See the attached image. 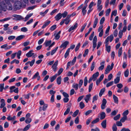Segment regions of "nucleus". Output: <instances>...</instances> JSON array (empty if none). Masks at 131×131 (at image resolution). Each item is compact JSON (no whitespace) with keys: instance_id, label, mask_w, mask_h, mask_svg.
I'll use <instances>...</instances> for the list:
<instances>
[{"instance_id":"nucleus-1","label":"nucleus","mask_w":131,"mask_h":131,"mask_svg":"<svg viewBox=\"0 0 131 131\" xmlns=\"http://www.w3.org/2000/svg\"><path fill=\"white\" fill-rule=\"evenodd\" d=\"M5 0H1L0 1V10L6 11L7 9V4Z\"/></svg>"},{"instance_id":"nucleus-2","label":"nucleus","mask_w":131,"mask_h":131,"mask_svg":"<svg viewBox=\"0 0 131 131\" xmlns=\"http://www.w3.org/2000/svg\"><path fill=\"white\" fill-rule=\"evenodd\" d=\"M5 2L7 4V5L8 6L7 9L9 10H11L12 9L13 7L12 4L10 3V1L13 3L14 2V0H5Z\"/></svg>"},{"instance_id":"nucleus-3","label":"nucleus","mask_w":131,"mask_h":131,"mask_svg":"<svg viewBox=\"0 0 131 131\" xmlns=\"http://www.w3.org/2000/svg\"><path fill=\"white\" fill-rule=\"evenodd\" d=\"M113 38L114 37L112 34L110 36H108L106 39L105 41V42H106V45H108L109 40L110 42H111L112 41Z\"/></svg>"},{"instance_id":"nucleus-4","label":"nucleus","mask_w":131,"mask_h":131,"mask_svg":"<svg viewBox=\"0 0 131 131\" xmlns=\"http://www.w3.org/2000/svg\"><path fill=\"white\" fill-rule=\"evenodd\" d=\"M14 5L15 8L17 9H20L21 7V4L19 1H16Z\"/></svg>"},{"instance_id":"nucleus-5","label":"nucleus","mask_w":131,"mask_h":131,"mask_svg":"<svg viewBox=\"0 0 131 131\" xmlns=\"http://www.w3.org/2000/svg\"><path fill=\"white\" fill-rule=\"evenodd\" d=\"M69 43V42L68 41H66L60 46L59 47L60 48H63L62 50H63L66 48L67 45Z\"/></svg>"},{"instance_id":"nucleus-6","label":"nucleus","mask_w":131,"mask_h":131,"mask_svg":"<svg viewBox=\"0 0 131 131\" xmlns=\"http://www.w3.org/2000/svg\"><path fill=\"white\" fill-rule=\"evenodd\" d=\"M58 60L56 61L52 66V68L54 72H56L57 70V66L58 64Z\"/></svg>"},{"instance_id":"nucleus-7","label":"nucleus","mask_w":131,"mask_h":131,"mask_svg":"<svg viewBox=\"0 0 131 131\" xmlns=\"http://www.w3.org/2000/svg\"><path fill=\"white\" fill-rule=\"evenodd\" d=\"M13 16L14 17L16 18L17 19L16 20H17L23 19H24V18H23L22 16L20 15L14 14L13 15Z\"/></svg>"},{"instance_id":"nucleus-8","label":"nucleus","mask_w":131,"mask_h":131,"mask_svg":"<svg viewBox=\"0 0 131 131\" xmlns=\"http://www.w3.org/2000/svg\"><path fill=\"white\" fill-rule=\"evenodd\" d=\"M33 51V50H31L30 51L26 54V56H27L28 58L31 57L34 54V53L32 52Z\"/></svg>"},{"instance_id":"nucleus-9","label":"nucleus","mask_w":131,"mask_h":131,"mask_svg":"<svg viewBox=\"0 0 131 131\" xmlns=\"http://www.w3.org/2000/svg\"><path fill=\"white\" fill-rule=\"evenodd\" d=\"M62 17L61 16V14L60 13H59L58 14L54 17L55 19L57 21H58L60 19H61Z\"/></svg>"},{"instance_id":"nucleus-10","label":"nucleus","mask_w":131,"mask_h":131,"mask_svg":"<svg viewBox=\"0 0 131 131\" xmlns=\"http://www.w3.org/2000/svg\"><path fill=\"white\" fill-rule=\"evenodd\" d=\"M78 25V24L77 23H75V25L74 26H71L68 30V31L69 32H70L72 30L75 29L77 27Z\"/></svg>"},{"instance_id":"nucleus-11","label":"nucleus","mask_w":131,"mask_h":131,"mask_svg":"<svg viewBox=\"0 0 131 131\" xmlns=\"http://www.w3.org/2000/svg\"><path fill=\"white\" fill-rule=\"evenodd\" d=\"M99 73L97 72L93 74L92 77L94 81L96 80V78L99 76Z\"/></svg>"},{"instance_id":"nucleus-12","label":"nucleus","mask_w":131,"mask_h":131,"mask_svg":"<svg viewBox=\"0 0 131 131\" xmlns=\"http://www.w3.org/2000/svg\"><path fill=\"white\" fill-rule=\"evenodd\" d=\"M105 62V61H104L100 63L101 66H100L98 68V69L99 70H102L104 69V64Z\"/></svg>"},{"instance_id":"nucleus-13","label":"nucleus","mask_w":131,"mask_h":131,"mask_svg":"<svg viewBox=\"0 0 131 131\" xmlns=\"http://www.w3.org/2000/svg\"><path fill=\"white\" fill-rule=\"evenodd\" d=\"M16 116H14L13 117H12L10 116L9 115L8 116V117L7 119L9 121H13L16 119Z\"/></svg>"},{"instance_id":"nucleus-14","label":"nucleus","mask_w":131,"mask_h":131,"mask_svg":"<svg viewBox=\"0 0 131 131\" xmlns=\"http://www.w3.org/2000/svg\"><path fill=\"white\" fill-rule=\"evenodd\" d=\"M101 125L102 127L104 128H105L106 126V120H103L101 123Z\"/></svg>"},{"instance_id":"nucleus-15","label":"nucleus","mask_w":131,"mask_h":131,"mask_svg":"<svg viewBox=\"0 0 131 131\" xmlns=\"http://www.w3.org/2000/svg\"><path fill=\"white\" fill-rule=\"evenodd\" d=\"M91 96V95L90 94L86 95V97L84 98V100L86 103H88Z\"/></svg>"},{"instance_id":"nucleus-16","label":"nucleus","mask_w":131,"mask_h":131,"mask_svg":"<svg viewBox=\"0 0 131 131\" xmlns=\"http://www.w3.org/2000/svg\"><path fill=\"white\" fill-rule=\"evenodd\" d=\"M100 119L101 120H102L104 119L106 116V114L105 112H102L100 114Z\"/></svg>"},{"instance_id":"nucleus-17","label":"nucleus","mask_w":131,"mask_h":131,"mask_svg":"<svg viewBox=\"0 0 131 131\" xmlns=\"http://www.w3.org/2000/svg\"><path fill=\"white\" fill-rule=\"evenodd\" d=\"M113 99L114 100V102L116 104H117L118 103V97L114 95H113Z\"/></svg>"},{"instance_id":"nucleus-18","label":"nucleus","mask_w":131,"mask_h":131,"mask_svg":"<svg viewBox=\"0 0 131 131\" xmlns=\"http://www.w3.org/2000/svg\"><path fill=\"white\" fill-rule=\"evenodd\" d=\"M105 47L106 48V51L108 53H109L111 50V46H108V45H106V42H105Z\"/></svg>"},{"instance_id":"nucleus-19","label":"nucleus","mask_w":131,"mask_h":131,"mask_svg":"<svg viewBox=\"0 0 131 131\" xmlns=\"http://www.w3.org/2000/svg\"><path fill=\"white\" fill-rule=\"evenodd\" d=\"M51 21L50 20H48L46 22H45V24H43L42 27V28L43 29L45 28L50 23Z\"/></svg>"},{"instance_id":"nucleus-20","label":"nucleus","mask_w":131,"mask_h":131,"mask_svg":"<svg viewBox=\"0 0 131 131\" xmlns=\"http://www.w3.org/2000/svg\"><path fill=\"white\" fill-rule=\"evenodd\" d=\"M61 76L58 77L57 79V83L58 85H60L61 84Z\"/></svg>"},{"instance_id":"nucleus-21","label":"nucleus","mask_w":131,"mask_h":131,"mask_svg":"<svg viewBox=\"0 0 131 131\" xmlns=\"http://www.w3.org/2000/svg\"><path fill=\"white\" fill-rule=\"evenodd\" d=\"M110 65H108L106 70H105V74H107L111 70H110Z\"/></svg>"},{"instance_id":"nucleus-22","label":"nucleus","mask_w":131,"mask_h":131,"mask_svg":"<svg viewBox=\"0 0 131 131\" xmlns=\"http://www.w3.org/2000/svg\"><path fill=\"white\" fill-rule=\"evenodd\" d=\"M57 76V74H56L54 76L51 77H50V82H52L55 80Z\"/></svg>"},{"instance_id":"nucleus-23","label":"nucleus","mask_w":131,"mask_h":131,"mask_svg":"<svg viewBox=\"0 0 131 131\" xmlns=\"http://www.w3.org/2000/svg\"><path fill=\"white\" fill-rule=\"evenodd\" d=\"M25 37V36L24 35H21L18 36L16 38V40L18 41L19 40L23 39Z\"/></svg>"},{"instance_id":"nucleus-24","label":"nucleus","mask_w":131,"mask_h":131,"mask_svg":"<svg viewBox=\"0 0 131 131\" xmlns=\"http://www.w3.org/2000/svg\"><path fill=\"white\" fill-rule=\"evenodd\" d=\"M105 88H103L101 90L99 93V96L100 97H101L102 96L103 93L105 92Z\"/></svg>"},{"instance_id":"nucleus-25","label":"nucleus","mask_w":131,"mask_h":131,"mask_svg":"<svg viewBox=\"0 0 131 131\" xmlns=\"http://www.w3.org/2000/svg\"><path fill=\"white\" fill-rule=\"evenodd\" d=\"M98 22V18L97 17H96L95 19V21H94L93 26V28H95L96 27L97 24Z\"/></svg>"},{"instance_id":"nucleus-26","label":"nucleus","mask_w":131,"mask_h":131,"mask_svg":"<svg viewBox=\"0 0 131 131\" xmlns=\"http://www.w3.org/2000/svg\"><path fill=\"white\" fill-rule=\"evenodd\" d=\"M122 47H120L118 51V56L119 57H120L122 54Z\"/></svg>"},{"instance_id":"nucleus-27","label":"nucleus","mask_w":131,"mask_h":131,"mask_svg":"<svg viewBox=\"0 0 131 131\" xmlns=\"http://www.w3.org/2000/svg\"><path fill=\"white\" fill-rule=\"evenodd\" d=\"M127 119V116H124L120 120L121 122L122 123H124L125 121Z\"/></svg>"},{"instance_id":"nucleus-28","label":"nucleus","mask_w":131,"mask_h":131,"mask_svg":"<svg viewBox=\"0 0 131 131\" xmlns=\"http://www.w3.org/2000/svg\"><path fill=\"white\" fill-rule=\"evenodd\" d=\"M39 75V72H36V73H35V74L34 75L33 77L31 79H35L36 78L38 77V75Z\"/></svg>"},{"instance_id":"nucleus-29","label":"nucleus","mask_w":131,"mask_h":131,"mask_svg":"<svg viewBox=\"0 0 131 131\" xmlns=\"http://www.w3.org/2000/svg\"><path fill=\"white\" fill-rule=\"evenodd\" d=\"M78 84L77 83H74L72 85V87L73 88L75 89V90H77L78 89Z\"/></svg>"},{"instance_id":"nucleus-30","label":"nucleus","mask_w":131,"mask_h":131,"mask_svg":"<svg viewBox=\"0 0 131 131\" xmlns=\"http://www.w3.org/2000/svg\"><path fill=\"white\" fill-rule=\"evenodd\" d=\"M129 73V70L127 69L124 72V75L125 77H127L128 76Z\"/></svg>"},{"instance_id":"nucleus-31","label":"nucleus","mask_w":131,"mask_h":131,"mask_svg":"<svg viewBox=\"0 0 131 131\" xmlns=\"http://www.w3.org/2000/svg\"><path fill=\"white\" fill-rule=\"evenodd\" d=\"M120 78L119 77H116V78L114 80V83L115 84H116L118 83L120 81Z\"/></svg>"},{"instance_id":"nucleus-32","label":"nucleus","mask_w":131,"mask_h":131,"mask_svg":"<svg viewBox=\"0 0 131 131\" xmlns=\"http://www.w3.org/2000/svg\"><path fill=\"white\" fill-rule=\"evenodd\" d=\"M69 49H67L64 55V57L65 58H67L69 55Z\"/></svg>"},{"instance_id":"nucleus-33","label":"nucleus","mask_w":131,"mask_h":131,"mask_svg":"<svg viewBox=\"0 0 131 131\" xmlns=\"http://www.w3.org/2000/svg\"><path fill=\"white\" fill-rule=\"evenodd\" d=\"M100 119L99 118H96L95 119L93 120L91 122L92 124H94L96 123L99 122Z\"/></svg>"},{"instance_id":"nucleus-34","label":"nucleus","mask_w":131,"mask_h":131,"mask_svg":"<svg viewBox=\"0 0 131 131\" xmlns=\"http://www.w3.org/2000/svg\"><path fill=\"white\" fill-rule=\"evenodd\" d=\"M58 48V47H57L51 51V55H53L56 52Z\"/></svg>"},{"instance_id":"nucleus-35","label":"nucleus","mask_w":131,"mask_h":131,"mask_svg":"<svg viewBox=\"0 0 131 131\" xmlns=\"http://www.w3.org/2000/svg\"><path fill=\"white\" fill-rule=\"evenodd\" d=\"M30 127V124H28L23 129L24 131H26L28 130Z\"/></svg>"},{"instance_id":"nucleus-36","label":"nucleus","mask_w":131,"mask_h":131,"mask_svg":"<svg viewBox=\"0 0 131 131\" xmlns=\"http://www.w3.org/2000/svg\"><path fill=\"white\" fill-rule=\"evenodd\" d=\"M57 27V25H54L51 27L50 29L52 31H53L56 29Z\"/></svg>"},{"instance_id":"nucleus-37","label":"nucleus","mask_w":131,"mask_h":131,"mask_svg":"<svg viewBox=\"0 0 131 131\" xmlns=\"http://www.w3.org/2000/svg\"><path fill=\"white\" fill-rule=\"evenodd\" d=\"M33 14H29L28 15H27L26 16L25 18V20H24L25 21H26L27 20L28 18L30 17Z\"/></svg>"},{"instance_id":"nucleus-38","label":"nucleus","mask_w":131,"mask_h":131,"mask_svg":"<svg viewBox=\"0 0 131 131\" xmlns=\"http://www.w3.org/2000/svg\"><path fill=\"white\" fill-rule=\"evenodd\" d=\"M70 108L68 107L67 108L66 111L64 112V115H66L67 114H68L69 112H70Z\"/></svg>"},{"instance_id":"nucleus-39","label":"nucleus","mask_w":131,"mask_h":131,"mask_svg":"<svg viewBox=\"0 0 131 131\" xmlns=\"http://www.w3.org/2000/svg\"><path fill=\"white\" fill-rule=\"evenodd\" d=\"M64 21H65V23L66 25H68L69 24L70 21V19H69L66 18L65 19H64Z\"/></svg>"},{"instance_id":"nucleus-40","label":"nucleus","mask_w":131,"mask_h":131,"mask_svg":"<svg viewBox=\"0 0 131 131\" xmlns=\"http://www.w3.org/2000/svg\"><path fill=\"white\" fill-rule=\"evenodd\" d=\"M88 82L87 78L86 77H85L84 80V85L85 86H86L87 85Z\"/></svg>"},{"instance_id":"nucleus-41","label":"nucleus","mask_w":131,"mask_h":131,"mask_svg":"<svg viewBox=\"0 0 131 131\" xmlns=\"http://www.w3.org/2000/svg\"><path fill=\"white\" fill-rule=\"evenodd\" d=\"M79 105L81 109H83L85 106L84 104L82 101L80 103Z\"/></svg>"},{"instance_id":"nucleus-42","label":"nucleus","mask_w":131,"mask_h":131,"mask_svg":"<svg viewBox=\"0 0 131 131\" xmlns=\"http://www.w3.org/2000/svg\"><path fill=\"white\" fill-rule=\"evenodd\" d=\"M81 43H79L77 46H76L75 49V51L77 52V51L79 49Z\"/></svg>"},{"instance_id":"nucleus-43","label":"nucleus","mask_w":131,"mask_h":131,"mask_svg":"<svg viewBox=\"0 0 131 131\" xmlns=\"http://www.w3.org/2000/svg\"><path fill=\"white\" fill-rule=\"evenodd\" d=\"M121 115L118 114L114 117V119L115 121H117L118 120L120 117Z\"/></svg>"},{"instance_id":"nucleus-44","label":"nucleus","mask_w":131,"mask_h":131,"mask_svg":"<svg viewBox=\"0 0 131 131\" xmlns=\"http://www.w3.org/2000/svg\"><path fill=\"white\" fill-rule=\"evenodd\" d=\"M87 23H85L82 26L80 31L81 32H82L83 31Z\"/></svg>"},{"instance_id":"nucleus-45","label":"nucleus","mask_w":131,"mask_h":131,"mask_svg":"<svg viewBox=\"0 0 131 131\" xmlns=\"http://www.w3.org/2000/svg\"><path fill=\"white\" fill-rule=\"evenodd\" d=\"M4 84L3 83L0 84V92H2L4 89Z\"/></svg>"},{"instance_id":"nucleus-46","label":"nucleus","mask_w":131,"mask_h":131,"mask_svg":"<svg viewBox=\"0 0 131 131\" xmlns=\"http://www.w3.org/2000/svg\"><path fill=\"white\" fill-rule=\"evenodd\" d=\"M32 120L31 118H26V119L25 121V122L26 124H29L31 122Z\"/></svg>"},{"instance_id":"nucleus-47","label":"nucleus","mask_w":131,"mask_h":131,"mask_svg":"<svg viewBox=\"0 0 131 131\" xmlns=\"http://www.w3.org/2000/svg\"><path fill=\"white\" fill-rule=\"evenodd\" d=\"M95 63L94 62H93L91 66V70L92 71L94 69L95 67Z\"/></svg>"},{"instance_id":"nucleus-48","label":"nucleus","mask_w":131,"mask_h":131,"mask_svg":"<svg viewBox=\"0 0 131 131\" xmlns=\"http://www.w3.org/2000/svg\"><path fill=\"white\" fill-rule=\"evenodd\" d=\"M112 130L113 131H116L117 129V126L115 124H114L112 126Z\"/></svg>"},{"instance_id":"nucleus-49","label":"nucleus","mask_w":131,"mask_h":131,"mask_svg":"<svg viewBox=\"0 0 131 131\" xmlns=\"http://www.w3.org/2000/svg\"><path fill=\"white\" fill-rule=\"evenodd\" d=\"M79 110H77L75 111L73 115V116L74 117H75L76 116L78 115L79 112Z\"/></svg>"},{"instance_id":"nucleus-50","label":"nucleus","mask_w":131,"mask_h":131,"mask_svg":"<svg viewBox=\"0 0 131 131\" xmlns=\"http://www.w3.org/2000/svg\"><path fill=\"white\" fill-rule=\"evenodd\" d=\"M76 57L75 56L72 60V62H71V65H73L75 64L76 61Z\"/></svg>"},{"instance_id":"nucleus-51","label":"nucleus","mask_w":131,"mask_h":131,"mask_svg":"<svg viewBox=\"0 0 131 131\" xmlns=\"http://www.w3.org/2000/svg\"><path fill=\"white\" fill-rule=\"evenodd\" d=\"M113 84V81H111L110 82H108L107 83L106 85L107 87L108 88L109 87L112 85Z\"/></svg>"},{"instance_id":"nucleus-52","label":"nucleus","mask_w":131,"mask_h":131,"mask_svg":"<svg viewBox=\"0 0 131 131\" xmlns=\"http://www.w3.org/2000/svg\"><path fill=\"white\" fill-rule=\"evenodd\" d=\"M51 40H49L47 41H46L45 42L46 47L48 46L51 43Z\"/></svg>"},{"instance_id":"nucleus-53","label":"nucleus","mask_w":131,"mask_h":131,"mask_svg":"<svg viewBox=\"0 0 131 131\" xmlns=\"http://www.w3.org/2000/svg\"><path fill=\"white\" fill-rule=\"evenodd\" d=\"M92 27L90 28L88 31V32L85 34V37H86L87 36L90 34L91 31H92Z\"/></svg>"},{"instance_id":"nucleus-54","label":"nucleus","mask_w":131,"mask_h":131,"mask_svg":"<svg viewBox=\"0 0 131 131\" xmlns=\"http://www.w3.org/2000/svg\"><path fill=\"white\" fill-rule=\"evenodd\" d=\"M128 110H126L123 112V115L124 116H126L128 114Z\"/></svg>"},{"instance_id":"nucleus-55","label":"nucleus","mask_w":131,"mask_h":131,"mask_svg":"<svg viewBox=\"0 0 131 131\" xmlns=\"http://www.w3.org/2000/svg\"><path fill=\"white\" fill-rule=\"evenodd\" d=\"M105 18L104 17H103L101 19L100 21V24L101 25L105 21Z\"/></svg>"},{"instance_id":"nucleus-56","label":"nucleus","mask_w":131,"mask_h":131,"mask_svg":"<svg viewBox=\"0 0 131 131\" xmlns=\"http://www.w3.org/2000/svg\"><path fill=\"white\" fill-rule=\"evenodd\" d=\"M89 52V50L88 49H86L84 52V53L83 54V56L85 57L88 54Z\"/></svg>"},{"instance_id":"nucleus-57","label":"nucleus","mask_w":131,"mask_h":131,"mask_svg":"<svg viewBox=\"0 0 131 131\" xmlns=\"http://www.w3.org/2000/svg\"><path fill=\"white\" fill-rule=\"evenodd\" d=\"M83 80L82 79L80 80L79 83V87L80 88L83 84Z\"/></svg>"},{"instance_id":"nucleus-58","label":"nucleus","mask_w":131,"mask_h":131,"mask_svg":"<svg viewBox=\"0 0 131 131\" xmlns=\"http://www.w3.org/2000/svg\"><path fill=\"white\" fill-rule=\"evenodd\" d=\"M94 31L93 32L89 37V39L90 40H92V39L93 37L94 36Z\"/></svg>"},{"instance_id":"nucleus-59","label":"nucleus","mask_w":131,"mask_h":131,"mask_svg":"<svg viewBox=\"0 0 131 131\" xmlns=\"http://www.w3.org/2000/svg\"><path fill=\"white\" fill-rule=\"evenodd\" d=\"M21 31L23 32H26L28 31V29L26 27H23L21 28Z\"/></svg>"},{"instance_id":"nucleus-60","label":"nucleus","mask_w":131,"mask_h":131,"mask_svg":"<svg viewBox=\"0 0 131 131\" xmlns=\"http://www.w3.org/2000/svg\"><path fill=\"white\" fill-rule=\"evenodd\" d=\"M68 14V13L66 11H65L63 13L61 14V16L63 18L65 17Z\"/></svg>"},{"instance_id":"nucleus-61","label":"nucleus","mask_w":131,"mask_h":131,"mask_svg":"<svg viewBox=\"0 0 131 131\" xmlns=\"http://www.w3.org/2000/svg\"><path fill=\"white\" fill-rule=\"evenodd\" d=\"M93 83H92L89 86V92H90L91 90H92V87H93Z\"/></svg>"},{"instance_id":"nucleus-62","label":"nucleus","mask_w":131,"mask_h":131,"mask_svg":"<svg viewBox=\"0 0 131 131\" xmlns=\"http://www.w3.org/2000/svg\"><path fill=\"white\" fill-rule=\"evenodd\" d=\"M121 122L119 121H117L116 122V125L118 126H122V124L121 123Z\"/></svg>"},{"instance_id":"nucleus-63","label":"nucleus","mask_w":131,"mask_h":131,"mask_svg":"<svg viewBox=\"0 0 131 131\" xmlns=\"http://www.w3.org/2000/svg\"><path fill=\"white\" fill-rule=\"evenodd\" d=\"M63 69V68H60L58 71V75H60L62 72Z\"/></svg>"},{"instance_id":"nucleus-64","label":"nucleus","mask_w":131,"mask_h":131,"mask_svg":"<svg viewBox=\"0 0 131 131\" xmlns=\"http://www.w3.org/2000/svg\"><path fill=\"white\" fill-rule=\"evenodd\" d=\"M35 61V59L32 60L31 62L29 61V64L30 66L32 67L33 66Z\"/></svg>"}]
</instances>
